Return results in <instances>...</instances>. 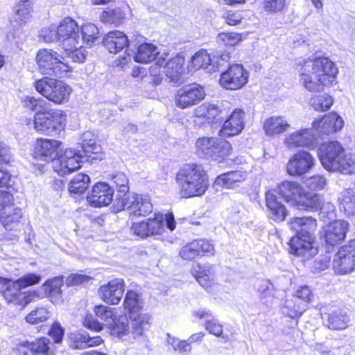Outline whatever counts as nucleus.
<instances>
[{
    "label": "nucleus",
    "mask_w": 355,
    "mask_h": 355,
    "mask_svg": "<svg viewBox=\"0 0 355 355\" xmlns=\"http://www.w3.org/2000/svg\"><path fill=\"white\" fill-rule=\"evenodd\" d=\"M297 71L300 83L311 92H319L324 87L332 86L338 73L334 62L325 57L304 60L298 64Z\"/></svg>",
    "instance_id": "obj_1"
},
{
    "label": "nucleus",
    "mask_w": 355,
    "mask_h": 355,
    "mask_svg": "<svg viewBox=\"0 0 355 355\" xmlns=\"http://www.w3.org/2000/svg\"><path fill=\"white\" fill-rule=\"evenodd\" d=\"M318 156L323 167L329 171L345 175L355 173V155L346 153L337 141L322 144Z\"/></svg>",
    "instance_id": "obj_2"
},
{
    "label": "nucleus",
    "mask_w": 355,
    "mask_h": 355,
    "mask_svg": "<svg viewBox=\"0 0 355 355\" xmlns=\"http://www.w3.org/2000/svg\"><path fill=\"white\" fill-rule=\"evenodd\" d=\"M176 182L184 198L200 196L209 187L208 175L200 164L184 165L177 173Z\"/></svg>",
    "instance_id": "obj_3"
},
{
    "label": "nucleus",
    "mask_w": 355,
    "mask_h": 355,
    "mask_svg": "<svg viewBox=\"0 0 355 355\" xmlns=\"http://www.w3.org/2000/svg\"><path fill=\"white\" fill-rule=\"evenodd\" d=\"M287 202L300 210H316L320 205V196L306 193L302 185L295 181H284L275 190Z\"/></svg>",
    "instance_id": "obj_4"
},
{
    "label": "nucleus",
    "mask_w": 355,
    "mask_h": 355,
    "mask_svg": "<svg viewBox=\"0 0 355 355\" xmlns=\"http://www.w3.org/2000/svg\"><path fill=\"white\" fill-rule=\"evenodd\" d=\"M36 63L39 71L43 75L60 77L71 71L64 56L53 49H40L36 55Z\"/></svg>",
    "instance_id": "obj_5"
},
{
    "label": "nucleus",
    "mask_w": 355,
    "mask_h": 355,
    "mask_svg": "<svg viewBox=\"0 0 355 355\" xmlns=\"http://www.w3.org/2000/svg\"><path fill=\"white\" fill-rule=\"evenodd\" d=\"M66 114L61 110H48L43 113H36L33 125L35 130L46 135H59L65 127Z\"/></svg>",
    "instance_id": "obj_6"
},
{
    "label": "nucleus",
    "mask_w": 355,
    "mask_h": 355,
    "mask_svg": "<svg viewBox=\"0 0 355 355\" xmlns=\"http://www.w3.org/2000/svg\"><path fill=\"white\" fill-rule=\"evenodd\" d=\"M36 91L55 104H62L68 101L71 93V87L62 81L45 77L35 82Z\"/></svg>",
    "instance_id": "obj_7"
},
{
    "label": "nucleus",
    "mask_w": 355,
    "mask_h": 355,
    "mask_svg": "<svg viewBox=\"0 0 355 355\" xmlns=\"http://www.w3.org/2000/svg\"><path fill=\"white\" fill-rule=\"evenodd\" d=\"M117 210L127 209L130 215L146 216L153 210L150 197L146 194L128 193L125 198L116 199Z\"/></svg>",
    "instance_id": "obj_8"
},
{
    "label": "nucleus",
    "mask_w": 355,
    "mask_h": 355,
    "mask_svg": "<svg viewBox=\"0 0 355 355\" xmlns=\"http://www.w3.org/2000/svg\"><path fill=\"white\" fill-rule=\"evenodd\" d=\"M334 272L346 275L355 269V239L342 246L335 254L332 263Z\"/></svg>",
    "instance_id": "obj_9"
},
{
    "label": "nucleus",
    "mask_w": 355,
    "mask_h": 355,
    "mask_svg": "<svg viewBox=\"0 0 355 355\" xmlns=\"http://www.w3.org/2000/svg\"><path fill=\"white\" fill-rule=\"evenodd\" d=\"M204 87L197 83L182 86L175 96V104L180 109H186L198 104L205 97Z\"/></svg>",
    "instance_id": "obj_10"
},
{
    "label": "nucleus",
    "mask_w": 355,
    "mask_h": 355,
    "mask_svg": "<svg viewBox=\"0 0 355 355\" xmlns=\"http://www.w3.org/2000/svg\"><path fill=\"white\" fill-rule=\"evenodd\" d=\"M13 197L8 191H0V222L6 230L19 222L21 210L13 206Z\"/></svg>",
    "instance_id": "obj_11"
},
{
    "label": "nucleus",
    "mask_w": 355,
    "mask_h": 355,
    "mask_svg": "<svg viewBox=\"0 0 355 355\" xmlns=\"http://www.w3.org/2000/svg\"><path fill=\"white\" fill-rule=\"evenodd\" d=\"M249 73L239 64L230 65L220 75V85L230 90H236L243 87L248 81Z\"/></svg>",
    "instance_id": "obj_12"
},
{
    "label": "nucleus",
    "mask_w": 355,
    "mask_h": 355,
    "mask_svg": "<svg viewBox=\"0 0 355 355\" xmlns=\"http://www.w3.org/2000/svg\"><path fill=\"white\" fill-rule=\"evenodd\" d=\"M85 157L73 148H67L63 155L53 161V171L60 175H69L80 168V163Z\"/></svg>",
    "instance_id": "obj_13"
},
{
    "label": "nucleus",
    "mask_w": 355,
    "mask_h": 355,
    "mask_svg": "<svg viewBox=\"0 0 355 355\" xmlns=\"http://www.w3.org/2000/svg\"><path fill=\"white\" fill-rule=\"evenodd\" d=\"M184 60L182 56L179 55L173 58H168L166 53H161L157 58L156 64L164 67L165 74L171 82L178 83L180 81L184 71Z\"/></svg>",
    "instance_id": "obj_14"
},
{
    "label": "nucleus",
    "mask_w": 355,
    "mask_h": 355,
    "mask_svg": "<svg viewBox=\"0 0 355 355\" xmlns=\"http://www.w3.org/2000/svg\"><path fill=\"white\" fill-rule=\"evenodd\" d=\"M315 158L310 153L300 150L288 160L286 170L292 176H301L308 173L315 165Z\"/></svg>",
    "instance_id": "obj_15"
},
{
    "label": "nucleus",
    "mask_w": 355,
    "mask_h": 355,
    "mask_svg": "<svg viewBox=\"0 0 355 355\" xmlns=\"http://www.w3.org/2000/svg\"><path fill=\"white\" fill-rule=\"evenodd\" d=\"M1 293L9 304L26 306L32 300L31 293L23 291L17 281H11L6 278V282L2 284Z\"/></svg>",
    "instance_id": "obj_16"
},
{
    "label": "nucleus",
    "mask_w": 355,
    "mask_h": 355,
    "mask_svg": "<svg viewBox=\"0 0 355 355\" xmlns=\"http://www.w3.org/2000/svg\"><path fill=\"white\" fill-rule=\"evenodd\" d=\"M125 291V282L123 279L116 278L98 288V294L105 303L116 305L121 301Z\"/></svg>",
    "instance_id": "obj_17"
},
{
    "label": "nucleus",
    "mask_w": 355,
    "mask_h": 355,
    "mask_svg": "<svg viewBox=\"0 0 355 355\" xmlns=\"http://www.w3.org/2000/svg\"><path fill=\"white\" fill-rule=\"evenodd\" d=\"M60 40L62 48L74 46L78 40H80V28L75 20L67 17L64 19L58 26Z\"/></svg>",
    "instance_id": "obj_18"
},
{
    "label": "nucleus",
    "mask_w": 355,
    "mask_h": 355,
    "mask_svg": "<svg viewBox=\"0 0 355 355\" xmlns=\"http://www.w3.org/2000/svg\"><path fill=\"white\" fill-rule=\"evenodd\" d=\"M114 190L105 182H97L87 197L88 203L95 207L107 206L113 199Z\"/></svg>",
    "instance_id": "obj_19"
},
{
    "label": "nucleus",
    "mask_w": 355,
    "mask_h": 355,
    "mask_svg": "<svg viewBox=\"0 0 355 355\" xmlns=\"http://www.w3.org/2000/svg\"><path fill=\"white\" fill-rule=\"evenodd\" d=\"M313 239L295 234L288 243L290 252L305 259L313 257L318 252L317 248L313 246Z\"/></svg>",
    "instance_id": "obj_20"
},
{
    "label": "nucleus",
    "mask_w": 355,
    "mask_h": 355,
    "mask_svg": "<svg viewBox=\"0 0 355 355\" xmlns=\"http://www.w3.org/2000/svg\"><path fill=\"white\" fill-rule=\"evenodd\" d=\"M349 224L343 220H335L324 230V238L326 243L331 246L340 244L346 237Z\"/></svg>",
    "instance_id": "obj_21"
},
{
    "label": "nucleus",
    "mask_w": 355,
    "mask_h": 355,
    "mask_svg": "<svg viewBox=\"0 0 355 355\" xmlns=\"http://www.w3.org/2000/svg\"><path fill=\"white\" fill-rule=\"evenodd\" d=\"M47 338H41L32 343L23 341L17 347L18 355H53Z\"/></svg>",
    "instance_id": "obj_22"
},
{
    "label": "nucleus",
    "mask_w": 355,
    "mask_h": 355,
    "mask_svg": "<svg viewBox=\"0 0 355 355\" xmlns=\"http://www.w3.org/2000/svg\"><path fill=\"white\" fill-rule=\"evenodd\" d=\"M245 112L237 108L232 112L225 119L220 130V135L223 137H232L239 135L244 128Z\"/></svg>",
    "instance_id": "obj_23"
},
{
    "label": "nucleus",
    "mask_w": 355,
    "mask_h": 355,
    "mask_svg": "<svg viewBox=\"0 0 355 355\" xmlns=\"http://www.w3.org/2000/svg\"><path fill=\"white\" fill-rule=\"evenodd\" d=\"M316 139L315 135L311 128L297 130L287 135L284 139L285 146L289 149L299 147H310Z\"/></svg>",
    "instance_id": "obj_24"
},
{
    "label": "nucleus",
    "mask_w": 355,
    "mask_h": 355,
    "mask_svg": "<svg viewBox=\"0 0 355 355\" xmlns=\"http://www.w3.org/2000/svg\"><path fill=\"white\" fill-rule=\"evenodd\" d=\"M344 125L343 119L336 113L331 112L320 120L313 122V128L318 134L329 135L340 130Z\"/></svg>",
    "instance_id": "obj_25"
},
{
    "label": "nucleus",
    "mask_w": 355,
    "mask_h": 355,
    "mask_svg": "<svg viewBox=\"0 0 355 355\" xmlns=\"http://www.w3.org/2000/svg\"><path fill=\"white\" fill-rule=\"evenodd\" d=\"M290 228L297 235L315 239L314 233L317 230V221L313 217L293 218L289 222Z\"/></svg>",
    "instance_id": "obj_26"
},
{
    "label": "nucleus",
    "mask_w": 355,
    "mask_h": 355,
    "mask_svg": "<svg viewBox=\"0 0 355 355\" xmlns=\"http://www.w3.org/2000/svg\"><path fill=\"white\" fill-rule=\"evenodd\" d=\"M164 221H165L167 228L171 231L175 229L176 223L172 213H166L165 214L155 213L153 218H148L147 220L150 236L159 235L164 232Z\"/></svg>",
    "instance_id": "obj_27"
},
{
    "label": "nucleus",
    "mask_w": 355,
    "mask_h": 355,
    "mask_svg": "<svg viewBox=\"0 0 355 355\" xmlns=\"http://www.w3.org/2000/svg\"><path fill=\"white\" fill-rule=\"evenodd\" d=\"M60 142L57 140L44 139L37 141L35 157L45 162H52L56 160L58 156V148Z\"/></svg>",
    "instance_id": "obj_28"
},
{
    "label": "nucleus",
    "mask_w": 355,
    "mask_h": 355,
    "mask_svg": "<svg viewBox=\"0 0 355 355\" xmlns=\"http://www.w3.org/2000/svg\"><path fill=\"white\" fill-rule=\"evenodd\" d=\"M266 206L269 209L270 218L282 222L288 215V211L284 205L279 200L275 190L269 191L266 194Z\"/></svg>",
    "instance_id": "obj_29"
},
{
    "label": "nucleus",
    "mask_w": 355,
    "mask_h": 355,
    "mask_svg": "<svg viewBox=\"0 0 355 355\" xmlns=\"http://www.w3.org/2000/svg\"><path fill=\"white\" fill-rule=\"evenodd\" d=\"M132 42L133 41H130L124 33L119 31L109 32L103 40L104 46L111 53H117Z\"/></svg>",
    "instance_id": "obj_30"
},
{
    "label": "nucleus",
    "mask_w": 355,
    "mask_h": 355,
    "mask_svg": "<svg viewBox=\"0 0 355 355\" xmlns=\"http://www.w3.org/2000/svg\"><path fill=\"white\" fill-rule=\"evenodd\" d=\"M229 112L228 109L222 108L219 105L209 103H202L197 110L199 115L211 122L216 123H221L224 120V116L227 115Z\"/></svg>",
    "instance_id": "obj_31"
},
{
    "label": "nucleus",
    "mask_w": 355,
    "mask_h": 355,
    "mask_svg": "<svg viewBox=\"0 0 355 355\" xmlns=\"http://www.w3.org/2000/svg\"><path fill=\"white\" fill-rule=\"evenodd\" d=\"M245 178V173L241 171H231L218 175L214 181V185L223 189H234L238 187Z\"/></svg>",
    "instance_id": "obj_32"
},
{
    "label": "nucleus",
    "mask_w": 355,
    "mask_h": 355,
    "mask_svg": "<svg viewBox=\"0 0 355 355\" xmlns=\"http://www.w3.org/2000/svg\"><path fill=\"white\" fill-rule=\"evenodd\" d=\"M70 347L73 349H85L99 345L103 340L100 336L90 337L86 332L76 331L71 333Z\"/></svg>",
    "instance_id": "obj_33"
},
{
    "label": "nucleus",
    "mask_w": 355,
    "mask_h": 355,
    "mask_svg": "<svg viewBox=\"0 0 355 355\" xmlns=\"http://www.w3.org/2000/svg\"><path fill=\"white\" fill-rule=\"evenodd\" d=\"M80 141L84 157L97 159V155L101 152V147L96 143L94 135L89 131L85 132L80 136Z\"/></svg>",
    "instance_id": "obj_34"
},
{
    "label": "nucleus",
    "mask_w": 355,
    "mask_h": 355,
    "mask_svg": "<svg viewBox=\"0 0 355 355\" xmlns=\"http://www.w3.org/2000/svg\"><path fill=\"white\" fill-rule=\"evenodd\" d=\"M12 10L10 24L15 29H19L26 25L31 17V5L15 4Z\"/></svg>",
    "instance_id": "obj_35"
},
{
    "label": "nucleus",
    "mask_w": 355,
    "mask_h": 355,
    "mask_svg": "<svg viewBox=\"0 0 355 355\" xmlns=\"http://www.w3.org/2000/svg\"><path fill=\"white\" fill-rule=\"evenodd\" d=\"M63 283V277L58 276L46 281L42 286L45 294L54 304H59L62 302L61 288Z\"/></svg>",
    "instance_id": "obj_36"
},
{
    "label": "nucleus",
    "mask_w": 355,
    "mask_h": 355,
    "mask_svg": "<svg viewBox=\"0 0 355 355\" xmlns=\"http://www.w3.org/2000/svg\"><path fill=\"white\" fill-rule=\"evenodd\" d=\"M193 273L196 281L203 288H209L213 284V266L209 263L200 265L196 263L193 267Z\"/></svg>",
    "instance_id": "obj_37"
},
{
    "label": "nucleus",
    "mask_w": 355,
    "mask_h": 355,
    "mask_svg": "<svg viewBox=\"0 0 355 355\" xmlns=\"http://www.w3.org/2000/svg\"><path fill=\"white\" fill-rule=\"evenodd\" d=\"M289 127L290 124L287 120L281 116L270 117L263 125L265 132L268 136L280 135L286 131Z\"/></svg>",
    "instance_id": "obj_38"
},
{
    "label": "nucleus",
    "mask_w": 355,
    "mask_h": 355,
    "mask_svg": "<svg viewBox=\"0 0 355 355\" xmlns=\"http://www.w3.org/2000/svg\"><path fill=\"white\" fill-rule=\"evenodd\" d=\"M349 317L345 312L337 310L328 314L326 324L330 329L342 330L349 326Z\"/></svg>",
    "instance_id": "obj_39"
},
{
    "label": "nucleus",
    "mask_w": 355,
    "mask_h": 355,
    "mask_svg": "<svg viewBox=\"0 0 355 355\" xmlns=\"http://www.w3.org/2000/svg\"><path fill=\"white\" fill-rule=\"evenodd\" d=\"M191 64L193 69H205L209 71H216L215 58H211L205 50H200L195 53L191 58Z\"/></svg>",
    "instance_id": "obj_40"
},
{
    "label": "nucleus",
    "mask_w": 355,
    "mask_h": 355,
    "mask_svg": "<svg viewBox=\"0 0 355 355\" xmlns=\"http://www.w3.org/2000/svg\"><path fill=\"white\" fill-rule=\"evenodd\" d=\"M282 313L291 318H299L305 311L304 302H299V298L293 297L291 299H286L282 306Z\"/></svg>",
    "instance_id": "obj_41"
},
{
    "label": "nucleus",
    "mask_w": 355,
    "mask_h": 355,
    "mask_svg": "<svg viewBox=\"0 0 355 355\" xmlns=\"http://www.w3.org/2000/svg\"><path fill=\"white\" fill-rule=\"evenodd\" d=\"M156 55H160L157 47L152 44L144 42L138 46L134 59L137 62L146 63L154 60Z\"/></svg>",
    "instance_id": "obj_42"
},
{
    "label": "nucleus",
    "mask_w": 355,
    "mask_h": 355,
    "mask_svg": "<svg viewBox=\"0 0 355 355\" xmlns=\"http://www.w3.org/2000/svg\"><path fill=\"white\" fill-rule=\"evenodd\" d=\"M339 208L347 216L355 214V194L351 189L342 191L338 197Z\"/></svg>",
    "instance_id": "obj_43"
},
{
    "label": "nucleus",
    "mask_w": 355,
    "mask_h": 355,
    "mask_svg": "<svg viewBox=\"0 0 355 355\" xmlns=\"http://www.w3.org/2000/svg\"><path fill=\"white\" fill-rule=\"evenodd\" d=\"M143 300L139 293L134 291H128L124 299V309L127 310L129 315L140 313L143 308Z\"/></svg>",
    "instance_id": "obj_44"
},
{
    "label": "nucleus",
    "mask_w": 355,
    "mask_h": 355,
    "mask_svg": "<svg viewBox=\"0 0 355 355\" xmlns=\"http://www.w3.org/2000/svg\"><path fill=\"white\" fill-rule=\"evenodd\" d=\"M129 317L134 337L142 335L143 331L148 327L150 316L146 313H137L130 315Z\"/></svg>",
    "instance_id": "obj_45"
},
{
    "label": "nucleus",
    "mask_w": 355,
    "mask_h": 355,
    "mask_svg": "<svg viewBox=\"0 0 355 355\" xmlns=\"http://www.w3.org/2000/svg\"><path fill=\"white\" fill-rule=\"evenodd\" d=\"M217 137H200L196 142V153L198 156L211 159V151Z\"/></svg>",
    "instance_id": "obj_46"
},
{
    "label": "nucleus",
    "mask_w": 355,
    "mask_h": 355,
    "mask_svg": "<svg viewBox=\"0 0 355 355\" xmlns=\"http://www.w3.org/2000/svg\"><path fill=\"white\" fill-rule=\"evenodd\" d=\"M231 151V144L223 139L217 137L214 147L211 151V159L220 162L230 155Z\"/></svg>",
    "instance_id": "obj_47"
},
{
    "label": "nucleus",
    "mask_w": 355,
    "mask_h": 355,
    "mask_svg": "<svg viewBox=\"0 0 355 355\" xmlns=\"http://www.w3.org/2000/svg\"><path fill=\"white\" fill-rule=\"evenodd\" d=\"M110 180L115 184L119 193L116 198H125L129 191V180L125 173L118 172L110 175Z\"/></svg>",
    "instance_id": "obj_48"
},
{
    "label": "nucleus",
    "mask_w": 355,
    "mask_h": 355,
    "mask_svg": "<svg viewBox=\"0 0 355 355\" xmlns=\"http://www.w3.org/2000/svg\"><path fill=\"white\" fill-rule=\"evenodd\" d=\"M90 178L85 173H78L70 181L69 191L71 193H82L89 186Z\"/></svg>",
    "instance_id": "obj_49"
},
{
    "label": "nucleus",
    "mask_w": 355,
    "mask_h": 355,
    "mask_svg": "<svg viewBox=\"0 0 355 355\" xmlns=\"http://www.w3.org/2000/svg\"><path fill=\"white\" fill-rule=\"evenodd\" d=\"M94 312L96 316L108 328L114 325V320H116V316L114 313V309L104 305H99L95 306Z\"/></svg>",
    "instance_id": "obj_50"
},
{
    "label": "nucleus",
    "mask_w": 355,
    "mask_h": 355,
    "mask_svg": "<svg viewBox=\"0 0 355 355\" xmlns=\"http://www.w3.org/2000/svg\"><path fill=\"white\" fill-rule=\"evenodd\" d=\"M74 46L67 48H62L64 50L63 55L69 57L74 62H83L86 58V51L82 48V44L80 40H78Z\"/></svg>",
    "instance_id": "obj_51"
},
{
    "label": "nucleus",
    "mask_w": 355,
    "mask_h": 355,
    "mask_svg": "<svg viewBox=\"0 0 355 355\" xmlns=\"http://www.w3.org/2000/svg\"><path fill=\"white\" fill-rule=\"evenodd\" d=\"M124 18L125 14L119 8L105 10L101 15V19L102 21L113 24L115 26L121 24Z\"/></svg>",
    "instance_id": "obj_52"
},
{
    "label": "nucleus",
    "mask_w": 355,
    "mask_h": 355,
    "mask_svg": "<svg viewBox=\"0 0 355 355\" xmlns=\"http://www.w3.org/2000/svg\"><path fill=\"white\" fill-rule=\"evenodd\" d=\"M24 106L26 108L36 112L37 113H43L49 110L46 105L47 102L41 98H34L33 96H26L22 100Z\"/></svg>",
    "instance_id": "obj_53"
},
{
    "label": "nucleus",
    "mask_w": 355,
    "mask_h": 355,
    "mask_svg": "<svg viewBox=\"0 0 355 355\" xmlns=\"http://www.w3.org/2000/svg\"><path fill=\"white\" fill-rule=\"evenodd\" d=\"M166 342L171 345L174 351L178 352L181 355H188L191 352V346L187 340H180L178 338L171 336L169 334H166Z\"/></svg>",
    "instance_id": "obj_54"
},
{
    "label": "nucleus",
    "mask_w": 355,
    "mask_h": 355,
    "mask_svg": "<svg viewBox=\"0 0 355 355\" xmlns=\"http://www.w3.org/2000/svg\"><path fill=\"white\" fill-rule=\"evenodd\" d=\"M82 42L91 45L98 37V29L93 24H86L80 29Z\"/></svg>",
    "instance_id": "obj_55"
},
{
    "label": "nucleus",
    "mask_w": 355,
    "mask_h": 355,
    "mask_svg": "<svg viewBox=\"0 0 355 355\" xmlns=\"http://www.w3.org/2000/svg\"><path fill=\"white\" fill-rule=\"evenodd\" d=\"M50 316L51 313L46 309L40 307L32 311L25 320L29 324H35L46 321Z\"/></svg>",
    "instance_id": "obj_56"
},
{
    "label": "nucleus",
    "mask_w": 355,
    "mask_h": 355,
    "mask_svg": "<svg viewBox=\"0 0 355 355\" xmlns=\"http://www.w3.org/2000/svg\"><path fill=\"white\" fill-rule=\"evenodd\" d=\"M333 98L329 95L324 94L316 96L311 99V104L316 111H326L333 104Z\"/></svg>",
    "instance_id": "obj_57"
},
{
    "label": "nucleus",
    "mask_w": 355,
    "mask_h": 355,
    "mask_svg": "<svg viewBox=\"0 0 355 355\" xmlns=\"http://www.w3.org/2000/svg\"><path fill=\"white\" fill-rule=\"evenodd\" d=\"M241 35L237 33L223 32L219 33L216 37L217 43L225 46H233L241 42Z\"/></svg>",
    "instance_id": "obj_58"
},
{
    "label": "nucleus",
    "mask_w": 355,
    "mask_h": 355,
    "mask_svg": "<svg viewBox=\"0 0 355 355\" xmlns=\"http://www.w3.org/2000/svg\"><path fill=\"white\" fill-rule=\"evenodd\" d=\"M263 10L270 14L282 12L287 6L286 0H263Z\"/></svg>",
    "instance_id": "obj_59"
},
{
    "label": "nucleus",
    "mask_w": 355,
    "mask_h": 355,
    "mask_svg": "<svg viewBox=\"0 0 355 355\" xmlns=\"http://www.w3.org/2000/svg\"><path fill=\"white\" fill-rule=\"evenodd\" d=\"M92 278L85 274L74 273L67 277L66 284L67 286L87 285L92 282Z\"/></svg>",
    "instance_id": "obj_60"
},
{
    "label": "nucleus",
    "mask_w": 355,
    "mask_h": 355,
    "mask_svg": "<svg viewBox=\"0 0 355 355\" xmlns=\"http://www.w3.org/2000/svg\"><path fill=\"white\" fill-rule=\"evenodd\" d=\"M196 245V241H193L184 245L180 251V256L185 260H192L200 256Z\"/></svg>",
    "instance_id": "obj_61"
},
{
    "label": "nucleus",
    "mask_w": 355,
    "mask_h": 355,
    "mask_svg": "<svg viewBox=\"0 0 355 355\" xmlns=\"http://www.w3.org/2000/svg\"><path fill=\"white\" fill-rule=\"evenodd\" d=\"M116 334L119 336H123L126 334L128 331V321L126 316L121 315L119 318L116 317L114 320V325L109 327Z\"/></svg>",
    "instance_id": "obj_62"
},
{
    "label": "nucleus",
    "mask_w": 355,
    "mask_h": 355,
    "mask_svg": "<svg viewBox=\"0 0 355 355\" xmlns=\"http://www.w3.org/2000/svg\"><path fill=\"white\" fill-rule=\"evenodd\" d=\"M40 36L43 37L46 42H52L60 40L58 35V28L56 25H51L48 28H44L40 31Z\"/></svg>",
    "instance_id": "obj_63"
},
{
    "label": "nucleus",
    "mask_w": 355,
    "mask_h": 355,
    "mask_svg": "<svg viewBox=\"0 0 355 355\" xmlns=\"http://www.w3.org/2000/svg\"><path fill=\"white\" fill-rule=\"evenodd\" d=\"M304 183L311 190H320L327 185V179L322 175H317L310 177Z\"/></svg>",
    "instance_id": "obj_64"
}]
</instances>
